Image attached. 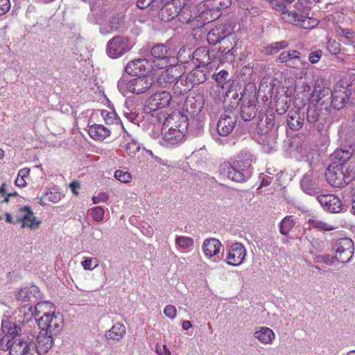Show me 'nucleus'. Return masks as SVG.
<instances>
[{
  "label": "nucleus",
  "instance_id": "nucleus-2",
  "mask_svg": "<svg viewBox=\"0 0 355 355\" xmlns=\"http://www.w3.org/2000/svg\"><path fill=\"white\" fill-rule=\"evenodd\" d=\"M187 119L183 115L173 114L164 121L162 130V144L171 146L183 140L184 132L188 128Z\"/></svg>",
  "mask_w": 355,
  "mask_h": 355
},
{
  "label": "nucleus",
  "instance_id": "nucleus-17",
  "mask_svg": "<svg viewBox=\"0 0 355 355\" xmlns=\"http://www.w3.org/2000/svg\"><path fill=\"white\" fill-rule=\"evenodd\" d=\"M149 67L147 59L139 58L130 61L125 67V71L132 76H142L149 71Z\"/></svg>",
  "mask_w": 355,
  "mask_h": 355
},
{
  "label": "nucleus",
  "instance_id": "nucleus-25",
  "mask_svg": "<svg viewBox=\"0 0 355 355\" xmlns=\"http://www.w3.org/2000/svg\"><path fill=\"white\" fill-rule=\"evenodd\" d=\"M8 350L10 355H23L22 349H28L35 352L33 350V342L26 340L23 338H17L10 341L8 345Z\"/></svg>",
  "mask_w": 355,
  "mask_h": 355
},
{
  "label": "nucleus",
  "instance_id": "nucleus-38",
  "mask_svg": "<svg viewBox=\"0 0 355 355\" xmlns=\"http://www.w3.org/2000/svg\"><path fill=\"white\" fill-rule=\"evenodd\" d=\"M229 73L225 71L221 70L218 73H214L212 78L218 83L222 84V88L226 89V92L230 91V87L233 85V81L227 79Z\"/></svg>",
  "mask_w": 355,
  "mask_h": 355
},
{
  "label": "nucleus",
  "instance_id": "nucleus-18",
  "mask_svg": "<svg viewBox=\"0 0 355 355\" xmlns=\"http://www.w3.org/2000/svg\"><path fill=\"white\" fill-rule=\"evenodd\" d=\"M317 200L322 207L330 213H339L342 211L343 203L336 196L332 194H323L317 197Z\"/></svg>",
  "mask_w": 355,
  "mask_h": 355
},
{
  "label": "nucleus",
  "instance_id": "nucleus-47",
  "mask_svg": "<svg viewBox=\"0 0 355 355\" xmlns=\"http://www.w3.org/2000/svg\"><path fill=\"white\" fill-rule=\"evenodd\" d=\"M178 17L179 20L182 23L188 24L190 22H194V21L196 20L197 23L200 22V24L203 25L202 24V21H197V19H199L198 18H196L198 15H195V17H193V16L189 13V12L187 9H181L180 11V14L178 15ZM195 26H198L199 24H197Z\"/></svg>",
  "mask_w": 355,
  "mask_h": 355
},
{
  "label": "nucleus",
  "instance_id": "nucleus-42",
  "mask_svg": "<svg viewBox=\"0 0 355 355\" xmlns=\"http://www.w3.org/2000/svg\"><path fill=\"white\" fill-rule=\"evenodd\" d=\"M300 55H301V53L295 50H291L288 51H284L281 53V54L279 56V61L282 63H286L288 64V62H291L293 60H297V62L300 61Z\"/></svg>",
  "mask_w": 355,
  "mask_h": 355
},
{
  "label": "nucleus",
  "instance_id": "nucleus-61",
  "mask_svg": "<svg viewBox=\"0 0 355 355\" xmlns=\"http://www.w3.org/2000/svg\"><path fill=\"white\" fill-rule=\"evenodd\" d=\"M164 313L166 317L173 319L176 316V308L173 305H167L164 309Z\"/></svg>",
  "mask_w": 355,
  "mask_h": 355
},
{
  "label": "nucleus",
  "instance_id": "nucleus-53",
  "mask_svg": "<svg viewBox=\"0 0 355 355\" xmlns=\"http://www.w3.org/2000/svg\"><path fill=\"white\" fill-rule=\"evenodd\" d=\"M114 178L123 183H129L132 181V175L128 171L116 170L114 173Z\"/></svg>",
  "mask_w": 355,
  "mask_h": 355
},
{
  "label": "nucleus",
  "instance_id": "nucleus-29",
  "mask_svg": "<svg viewBox=\"0 0 355 355\" xmlns=\"http://www.w3.org/2000/svg\"><path fill=\"white\" fill-rule=\"evenodd\" d=\"M55 336V335L49 334V331H42V329H40L37 337V349L41 352H47L53 346Z\"/></svg>",
  "mask_w": 355,
  "mask_h": 355
},
{
  "label": "nucleus",
  "instance_id": "nucleus-63",
  "mask_svg": "<svg viewBox=\"0 0 355 355\" xmlns=\"http://www.w3.org/2000/svg\"><path fill=\"white\" fill-rule=\"evenodd\" d=\"M10 9V0H0V16L5 15Z\"/></svg>",
  "mask_w": 355,
  "mask_h": 355
},
{
  "label": "nucleus",
  "instance_id": "nucleus-27",
  "mask_svg": "<svg viewBox=\"0 0 355 355\" xmlns=\"http://www.w3.org/2000/svg\"><path fill=\"white\" fill-rule=\"evenodd\" d=\"M257 108L254 99L245 101V98L241 100L240 107V115L245 121H249L254 119L257 114Z\"/></svg>",
  "mask_w": 355,
  "mask_h": 355
},
{
  "label": "nucleus",
  "instance_id": "nucleus-52",
  "mask_svg": "<svg viewBox=\"0 0 355 355\" xmlns=\"http://www.w3.org/2000/svg\"><path fill=\"white\" fill-rule=\"evenodd\" d=\"M192 58V53L189 49L182 47L178 53V59L179 62L187 63Z\"/></svg>",
  "mask_w": 355,
  "mask_h": 355
},
{
  "label": "nucleus",
  "instance_id": "nucleus-35",
  "mask_svg": "<svg viewBox=\"0 0 355 355\" xmlns=\"http://www.w3.org/2000/svg\"><path fill=\"white\" fill-rule=\"evenodd\" d=\"M126 330L124 324L120 322L114 324L111 329L106 332L105 336L109 340L119 341L125 334Z\"/></svg>",
  "mask_w": 355,
  "mask_h": 355
},
{
  "label": "nucleus",
  "instance_id": "nucleus-57",
  "mask_svg": "<svg viewBox=\"0 0 355 355\" xmlns=\"http://www.w3.org/2000/svg\"><path fill=\"white\" fill-rule=\"evenodd\" d=\"M98 265V261L96 258H87L82 261V266L85 270H92Z\"/></svg>",
  "mask_w": 355,
  "mask_h": 355
},
{
  "label": "nucleus",
  "instance_id": "nucleus-12",
  "mask_svg": "<svg viewBox=\"0 0 355 355\" xmlns=\"http://www.w3.org/2000/svg\"><path fill=\"white\" fill-rule=\"evenodd\" d=\"M237 121L236 114L231 110H225L219 117L217 123V132L219 135L227 137L236 125Z\"/></svg>",
  "mask_w": 355,
  "mask_h": 355
},
{
  "label": "nucleus",
  "instance_id": "nucleus-50",
  "mask_svg": "<svg viewBox=\"0 0 355 355\" xmlns=\"http://www.w3.org/2000/svg\"><path fill=\"white\" fill-rule=\"evenodd\" d=\"M175 243L181 248L187 249L193 245V239L187 236H178Z\"/></svg>",
  "mask_w": 355,
  "mask_h": 355
},
{
  "label": "nucleus",
  "instance_id": "nucleus-21",
  "mask_svg": "<svg viewBox=\"0 0 355 355\" xmlns=\"http://www.w3.org/2000/svg\"><path fill=\"white\" fill-rule=\"evenodd\" d=\"M17 300L21 302H29L35 304L40 300L42 294L36 286L25 287L19 290L15 295Z\"/></svg>",
  "mask_w": 355,
  "mask_h": 355
},
{
  "label": "nucleus",
  "instance_id": "nucleus-28",
  "mask_svg": "<svg viewBox=\"0 0 355 355\" xmlns=\"http://www.w3.org/2000/svg\"><path fill=\"white\" fill-rule=\"evenodd\" d=\"M192 59L196 61L197 66L202 67H209L208 65L212 60L209 50L205 46H201L195 50L192 53Z\"/></svg>",
  "mask_w": 355,
  "mask_h": 355
},
{
  "label": "nucleus",
  "instance_id": "nucleus-3",
  "mask_svg": "<svg viewBox=\"0 0 355 355\" xmlns=\"http://www.w3.org/2000/svg\"><path fill=\"white\" fill-rule=\"evenodd\" d=\"M328 183L334 187H343L354 179V172L348 164L334 162L325 173Z\"/></svg>",
  "mask_w": 355,
  "mask_h": 355
},
{
  "label": "nucleus",
  "instance_id": "nucleus-30",
  "mask_svg": "<svg viewBox=\"0 0 355 355\" xmlns=\"http://www.w3.org/2000/svg\"><path fill=\"white\" fill-rule=\"evenodd\" d=\"M302 190L310 196L315 195L319 191V187L311 174L306 173L300 182Z\"/></svg>",
  "mask_w": 355,
  "mask_h": 355
},
{
  "label": "nucleus",
  "instance_id": "nucleus-7",
  "mask_svg": "<svg viewBox=\"0 0 355 355\" xmlns=\"http://www.w3.org/2000/svg\"><path fill=\"white\" fill-rule=\"evenodd\" d=\"M133 46L134 44L129 37L116 35L107 42L106 52L110 58L115 59L129 52Z\"/></svg>",
  "mask_w": 355,
  "mask_h": 355
},
{
  "label": "nucleus",
  "instance_id": "nucleus-55",
  "mask_svg": "<svg viewBox=\"0 0 355 355\" xmlns=\"http://www.w3.org/2000/svg\"><path fill=\"white\" fill-rule=\"evenodd\" d=\"M287 45L288 44L285 41L272 43L268 47V52L270 54L277 53L279 50L286 48Z\"/></svg>",
  "mask_w": 355,
  "mask_h": 355
},
{
  "label": "nucleus",
  "instance_id": "nucleus-16",
  "mask_svg": "<svg viewBox=\"0 0 355 355\" xmlns=\"http://www.w3.org/2000/svg\"><path fill=\"white\" fill-rule=\"evenodd\" d=\"M19 211L21 214L17 217L15 225L21 223L22 228L25 227H28L32 230L39 228L41 222L40 220H36L33 212L29 207L25 206L24 207H21L19 209Z\"/></svg>",
  "mask_w": 355,
  "mask_h": 355
},
{
  "label": "nucleus",
  "instance_id": "nucleus-32",
  "mask_svg": "<svg viewBox=\"0 0 355 355\" xmlns=\"http://www.w3.org/2000/svg\"><path fill=\"white\" fill-rule=\"evenodd\" d=\"M254 337L263 344L270 345L275 339V335L271 329L260 327L254 331Z\"/></svg>",
  "mask_w": 355,
  "mask_h": 355
},
{
  "label": "nucleus",
  "instance_id": "nucleus-59",
  "mask_svg": "<svg viewBox=\"0 0 355 355\" xmlns=\"http://www.w3.org/2000/svg\"><path fill=\"white\" fill-rule=\"evenodd\" d=\"M327 49L331 54L336 55L340 52L339 44L335 40H329Z\"/></svg>",
  "mask_w": 355,
  "mask_h": 355
},
{
  "label": "nucleus",
  "instance_id": "nucleus-19",
  "mask_svg": "<svg viewBox=\"0 0 355 355\" xmlns=\"http://www.w3.org/2000/svg\"><path fill=\"white\" fill-rule=\"evenodd\" d=\"M332 91L328 87H322L319 84H315L313 93V98L316 101L315 105L329 110Z\"/></svg>",
  "mask_w": 355,
  "mask_h": 355
},
{
  "label": "nucleus",
  "instance_id": "nucleus-33",
  "mask_svg": "<svg viewBox=\"0 0 355 355\" xmlns=\"http://www.w3.org/2000/svg\"><path fill=\"white\" fill-rule=\"evenodd\" d=\"M89 135L97 141H103L110 135V130L101 124H94L89 127Z\"/></svg>",
  "mask_w": 355,
  "mask_h": 355
},
{
  "label": "nucleus",
  "instance_id": "nucleus-13",
  "mask_svg": "<svg viewBox=\"0 0 355 355\" xmlns=\"http://www.w3.org/2000/svg\"><path fill=\"white\" fill-rule=\"evenodd\" d=\"M172 100V96L168 92H157L151 95L146 101V110L154 112L157 110L168 107Z\"/></svg>",
  "mask_w": 355,
  "mask_h": 355
},
{
  "label": "nucleus",
  "instance_id": "nucleus-58",
  "mask_svg": "<svg viewBox=\"0 0 355 355\" xmlns=\"http://www.w3.org/2000/svg\"><path fill=\"white\" fill-rule=\"evenodd\" d=\"M315 259H316V262H318V263H324L327 265H331L336 260V258H334V256L326 254V255L318 256L315 258Z\"/></svg>",
  "mask_w": 355,
  "mask_h": 355
},
{
  "label": "nucleus",
  "instance_id": "nucleus-56",
  "mask_svg": "<svg viewBox=\"0 0 355 355\" xmlns=\"http://www.w3.org/2000/svg\"><path fill=\"white\" fill-rule=\"evenodd\" d=\"M105 211L102 207H95L92 210V216L95 221H101L104 218Z\"/></svg>",
  "mask_w": 355,
  "mask_h": 355
},
{
  "label": "nucleus",
  "instance_id": "nucleus-11",
  "mask_svg": "<svg viewBox=\"0 0 355 355\" xmlns=\"http://www.w3.org/2000/svg\"><path fill=\"white\" fill-rule=\"evenodd\" d=\"M150 54L154 58L155 65L161 69L168 67L171 64V59L173 58V51L164 44L153 46Z\"/></svg>",
  "mask_w": 355,
  "mask_h": 355
},
{
  "label": "nucleus",
  "instance_id": "nucleus-24",
  "mask_svg": "<svg viewBox=\"0 0 355 355\" xmlns=\"http://www.w3.org/2000/svg\"><path fill=\"white\" fill-rule=\"evenodd\" d=\"M209 67H202L196 66L192 71H190L186 76L187 81L190 83L192 87L199 85L205 82L209 76Z\"/></svg>",
  "mask_w": 355,
  "mask_h": 355
},
{
  "label": "nucleus",
  "instance_id": "nucleus-44",
  "mask_svg": "<svg viewBox=\"0 0 355 355\" xmlns=\"http://www.w3.org/2000/svg\"><path fill=\"white\" fill-rule=\"evenodd\" d=\"M294 225L295 221L293 216H287L279 223V232L283 235H287L293 228Z\"/></svg>",
  "mask_w": 355,
  "mask_h": 355
},
{
  "label": "nucleus",
  "instance_id": "nucleus-64",
  "mask_svg": "<svg viewBox=\"0 0 355 355\" xmlns=\"http://www.w3.org/2000/svg\"><path fill=\"white\" fill-rule=\"evenodd\" d=\"M322 51L317 50L309 53V60L311 63H317L322 56Z\"/></svg>",
  "mask_w": 355,
  "mask_h": 355
},
{
  "label": "nucleus",
  "instance_id": "nucleus-4",
  "mask_svg": "<svg viewBox=\"0 0 355 355\" xmlns=\"http://www.w3.org/2000/svg\"><path fill=\"white\" fill-rule=\"evenodd\" d=\"M155 83L151 76H142L132 80L125 78L119 79L117 87L121 93L130 92L132 94H141L148 91Z\"/></svg>",
  "mask_w": 355,
  "mask_h": 355
},
{
  "label": "nucleus",
  "instance_id": "nucleus-14",
  "mask_svg": "<svg viewBox=\"0 0 355 355\" xmlns=\"http://www.w3.org/2000/svg\"><path fill=\"white\" fill-rule=\"evenodd\" d=\"M351 94V89L337 84L334 90L332 91L329 107H332L334 110H337L343 108L349 101V97Z\"/></svg>",
  "mask_w": 355,
  "mask_h": 355
},
{
  "label": "nucleus",
  "instance_id": "nucleus-45",
  "mask_svg": "<svg viewBox=\"0 0 355 355\" xmlns=\"http://www.w3.org/2000/svg\"><path fill=\"white\" fill-rule=\"evenodd\" d=\"M302 15L298 14L295 10L284 11L282 13V19L291 24L297 26L302 19Z\"/></svg>",
  "mask_w": 355,
  "mask_h": 355
},
{
  "label": "nucleus",
  "instance_id": "nucleus-5",
  "mask_svg": "<svg viewBox=\"0 0 355 355\" xmlns=\"http://www.w3.org/2000/svg\"><path fill=\"white\" fill-rule=\"evenodd\" d=\"M230 5L229 0H207L203 5H199L197 8L198 17L199 19L197 21H202V24H205L213 20H215L218 16L212 17L211 11L218 12L221 9L227 8Z\"/></svg>",
  "mask_w": 355,
  "mask_h": 355
},
{
  "label": "nucleus",
  "instance_id": "nucleus-49",
  "mask_svg": "<svg viewBox=\"0 0 355 355\" xmlns=\"http://www.w3.org/2000/svg\"><path fill=\"white\" fill-rule=\"evenodd\" d=\"M30 173V169L28 168H24L19 171L17 178L15 180L16 186L19 187H24L26 185V182L25 180V178Z\"/></svg>",
  "mask_w": 355,
  "mask_h": 355
},
{
  "label": "nucleus",
  "instance_id": "nucleus-36",
  "mask_svg": "<svg viewBox=\"0 0 355 355\" xmlns=\"http://www.w3.org/2000/svg\"><path fill=\"white\" fill-rule=\"evenodd\" d=\"M220 44L219 51L226 55L225 58L229 59L231 61L234 60V53L235 52L234 47L236 45V42H234V39L227 38L222 40Z\"/></svg>",
  "mask_w": 355,
  "mask_h": 355
},
{
  "label": "nucleus",
  "instance_id": "nucleus-10",
  "mask_svg": "<svg viewBox=\"0 0 355 355\" xmlns=\"http://www.w3.org/2000/svg\"><path fill=\"white\" fill-rule=\"evenodd\" d=\"M328 111L329 110L315 105H309L306 112V121L318 131H322L329 117Z\"/></svg>",
  "mask_w": 355,
  "mask_h": 355
},
{
  "label": "nucleus",
  "instance_id": "nucleus-60",
  "mask_svg": "<svg viewBox=\"0 0 355 355\" xmlns=\"http://www.w3.org/2000/svg\"><path fill=\"white\" fill-rule=\"evenodd\" d=\"M336 31L341 36L345 37L347 41H352L353 36L352 33L349 29H344L338 26L336 28Z\"/></svg>",
  "mask_w": 355,
  "mask_h": 355
},
{
  "label": "nucleus",
  "instance_id": "nucleus-9",
  "mask_svg": "<svg viewBox=\"0 0 355 355\" xmlns=\"http://www.w3.org/2000/svg\"><path fill=\"white\" fill-rule=\"evenodd\" d=\"M38 327L42 331H49L52 335L58 336L63 327L62 315L54 313L45 312L40 318L35 319Z\"/></svg>",
  "mask_w": 355,
  "mask_h": 355
},
{
  "label": "nucleus",
  "instance_id": "nucleus-6",
  "mask_svg": "<svg viewBox=\"0 0 355 355\" xmlns=\"http://www.w3.org/2000/svg\"><path fill=\"white\" fill-rule=\"evenodd\" d=\"M108 19L101 24L99 31L101 34L106 35L113 32H122L125 29V17L123 11H117L111 9L108 11Z\"/></svg>",
  "mask_w": 355,
  "mask_h": 355
},
{
  "label": "nucleus",
  "instance_id": "nucleus-37",
  "mask_svg": "<svg viewBox=\"0 0 355 355\" xmlns=\"http://www.w3.org/2000/svg\"><path fill=\"white\" fill-rule=\"evenodd\" d=\"M35 306H29L28 307V311L31 312V315L38 316L40 313H44L49 312L53 309V304L49 302H40L37 301L35 303Z\"/></svg>",
  "mask_w": 355,
  "mask_h": 355
},
{
  "label": "nucleus",
  "instance_id": "nucleus-31",
  "mask_svg": "<svg viewBox=\"0 0 355 355\" xmlns=\"http://www.w3.org/2000/svg\"><path fill=\"white\" fill-rule=\"evenodd\" d=\"M222 244L218 239L210 238L205 240L202 249L207 257H211L219 253Z\"/></svg>",
  "mask_w": 355,
  "mask_h": 355
},
{
  "label": "nucleus",
  "instance_id": "nucleus-51",
  "mask_svg": "<svg viewBox=\"0 0 355 355\" xmlns=\"http://www.w3.org/2000/svg\"><path fill=\"white\" fill-rule=\"evenodd\" d=\"M317 24L318 21L316 19L302 15L297 26L304 29H309L315 27Z\"/></svg>",
  "mask_w": 355,
  "mask_h": 355
},
{
  "label": "nucleus",
  "instance_id": "nucleus-48",
  "mask_svg": "<svg viewBox=\"0 0 355 355\" xmlns=\"http://www.w3.org/2000/svg\"><path fill=\"white\" fill-rule=\"evenodd\" d=\"M207 42L209 44L216 45L218 42H222V39L219 35V32L217 31L216 26L213 28L207 34Z\"/></svg>",
  "mask_w": 355,
  "mask_h": 355
},
{
  "label": "nucleus",
  "instance_id": "nucleus-46",
  "mask_svg": "<svg viewBox=\"0 0 355 355\" xmlns=\"http://www.w3.org/2000/svg\"><path fill=\"white\" fill-rule=\"evenodd\" d=\"M309 224L310 227L322 231H331L334 229L331 225L320 220L315 217H312L309 220Z\"/></svg>",
  "mask_w": 355,
  "mask_h": 355
},
{
  "label": "nucleus",
  "instance_id": "nucleus-62",
  "mask_svg": "<svg viewBox=\"0 0 355 355\" xmlns=\"http://www.w3.org/2000/svg\"><path fill=\"white\" fill-rule=\"evenodd\" d=\"M140 145L137 143V140L132 139L131 142L126 145V149L130 150L131 153L135 154L140 150Z\"/></svg>",
  "mask_w": 355,
  "mask_h": 355
},
{
  "label": "nucleus",
  "instance_id": "nucleus-40",
  "mask_svg": "<svg viewBox=\"0 0 355 355\" xmlns=\"http://www.w3.org/2000/svg\"><path fill=\"white\" fill-rule=\"evenodd\" d=\"M353 155V150L351 147H347L345 148H340L337 149L334 153V156L336 159H338L340 162H337V164H345L347 161H348Z\"/></svg>",
  "mask_w": 355,
  "mask_h": 355
},
{
  "label": "nucleus",
  "instance_id": "nucleus-26",
  "mask_svg": "<svg viewBox=\"0 0 355 355\" xmlns=\"http://www.w3.org/2000/svg\"><path fill=\"white\" fill-rule=\"evenodd\" d=\"M180 6L175 1H169L162 7L159 11L161 19L164 21H170L180 14Z\"/></svg>",
  "mask_w": 355,
  "mask_h": 355
},
{
  "label": "nucleus",
  "instance_id": "nucleus-39",
  "mask_svg": "<svg viewBox=\"0 0 355 355\" xmlns=\"http://www.w3.org/2000/svg\"><path fill=\"white\" fill-rule=\"evenodd\" d=\"M304 119L301 117L297 112L288 114L286 119L287 125L292 130H298L304 124Z\"/></svg>",
  "mask_w": 355,
  "mask_h": 355
},
{
  "label": "nucleus",
  "instance_id": "nucleus-20",
  "mask_svg": "<svg viewBox=\"0 0 355 355\" xmlns=\"http://www.w3.org/2000/svg\"><path fill=\"white\" fill-rule=\"evenodd\" d=\"M170 67L161 71L156 77L155 82L161 87L171 85L178 78L179 72L175 66L169 64Z\"/></svg>",
  "mask_w": 355,
  "mask_h": 355
},
{
  "label": "nucleus",
  "instance_id": "nucleus-15",
  "mask_svg": "<svg viewBox=\"0 0 355 355\" xmlns=\"http://www.w3.org/2000/svg\"><path fill=\"white\" fill-rule=\"evenodd\" d=\"M245 256L246 249L245 246L240 243H234L228 250L226 262L228 265L237 266L243 262Z\"/></svg>",
  "mask_w": 355,
  "mask_h": 355
},
{
  "label": "nucleus",
  "instance_id": "nucleus-23",
  "mask_svg": "<svg viewBox=\"0 0 355 355\" xmlns=\"http://www.w3.org/2000/svg\"><path fill=\"white\" fill-rule=\"evenodd\" d=\"M204 101L202 96H187L184 105L183 110L192 117L197 116L203 108Z\"/></svg>",
  "mask_w": 355,
  "mask_h": 355
},
{
  "label": "nucleus",
  "instance_id": "nucleus-54",
  "mask_svg": "<svg viewBox=\"0 0 355 355\" xmlns=\"http://www.w3.org/2000/svg\"><path fill=\"white\" fill-rule=\"evenodd\" d=\"M101 115L107 124L117 123L116 114L114 110H102Z\"/></svg>",
  "mask_w": 355,
  "mask_h": 355
},
{
  "label": "nucleus",
  "instance_id": "nucleus-43",
  "mask_svg": "<svg viewBox=\"0 0 355 355\" xmlns=\"http://www.w3.org/2000/svg\"><path fill=\"white\" fill-rule=\"evenodd\" d=\"M216 28L219 32V35L220 36L222 40H224L227 38L235 39V36L232 34L233 27L230 24H222L216 26Z\"/></svg>",
  "mask_w": 355,
  "mask_h": 355
},
{
  "label": "nucleus",
  "instance_id": "nucleus-8",
  "mask_svg": "<svg viewBox=\"0 0 355 355\" xmlns=\"http://www.w3.org/2000/svg\"><path fill=\"white\" fill-rule=\"evenodd\" d=\"M331 250L337 261L343 263L349 262L354 254V246L352 239L343 237L336 240L331 244Z\"/></svg>",
  "mask_w": 355,
  "mask_h": 355
},
{
  "label": "nucleus",
  "instance_id": "nucleus-41",
  "mask_svg": "<svg viewBox=\"0 0 355 355\" xmlns=\"http://www.w3.org/2000/svg\"><path fill=\"white\" fill-rule=\"evenodd\" d=\"M90 8L92 11L101 9L102 15L105 17H107L108 11L112 9V6H109L107 0H92L90 4Z\"/></svg>",
  "mask_w": 355,
  "mask_h": 355
},
{
  "label": "nucleus",
  "instance_id": "nucleus-34",
  "mask_svg": "<svg viewBox=\"0 0 355 355\" xmlns=\"http://www.w3.org/2000/svg\"><path fill=\"white\" fill-rule=\"evenodd\" d=\"M193 89L190 83L187 81L186 76H180L177 80L174 82L173 89L176 95H184L191 91Z\"/></svg>",
  "mask_w": 355,
  "mask_h": 355
},
{
  "label": "nucleus",
  "instance_id": "nucleus-1",
  "mask_svg": "<svg viewBox=\"0 0 355 355\" xmlns=\"http://www.w3.org/2000/svg\"><path fill=\"white\" fill-rule=\"evenodd\" d=\"M238 159L232 164L225 162L222 165V173L236 182L245 181L252 175V162L254 156L247 149L242 150Z\"/></svg>",
  "mask_w": 355,
  "mask_h": 355
},
{
  "label": "nucleus",
  "instance_id": "nucleus-22",
  "mask_svg": "<svg viewBox=\"0 0 355 355\" xmlns=\"http://www.w3.org/2000/svg\"><path fill=\"white\" fill-rule=\"evenodd\" d=\"M276 123L275 116L272 113L260 112L258 116L257 131L261 135H266L274 128Z\"/></svg>",
  "mask_w": 355,
  "mask_h": 355
}]
</instances>
